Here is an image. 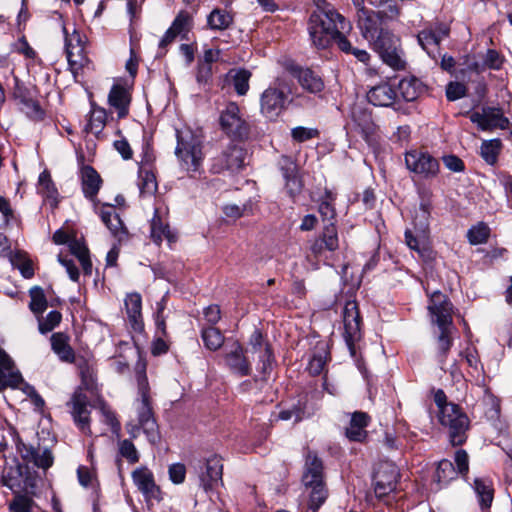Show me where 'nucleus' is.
<instances>
[{
	"instance_id": "obj_1",
	"label": "nucleus",
	"mask_w": 512,
	"mask_h": 512,
	"mask_svg": "<svg viewBox=\"0 0 512 512\" xmlns=\"http://www.w3.org/2000/svg\"><path fill=\"white\" fill-rule=\"evenodd\" d=\"M317 11H314L308 21V31L312 45L324 50L333 44L339 47V40L345 32L351 30V23L341 15L326 0H318Z\"/></svg>"
},
{
	"instance_id": "obj_2",
	"label": "nucleus",
	"mask_w": 512,
	"mask_h": 512,
	"mask_svg": "<svg viewBox=\"0 0 512 512\" xmlns=\"http://www.w3.org/2000/svg\"><path fill=\"white\" fill-rule=\"evenodd\" d=\"M302 483L309 490L305 512H318L326 502L329 491L325 482L323 461L314 451L308 450L305 455Z\"/></svg>"
},
{
	"instance_id": "obj_3",
	"label": "nucleus",
	"mask_w": 512,
	"mask_h": 512,
	"mask_svg": "<svg viewBox=\"0 0 512 512\" xmlns=\"http://www.w3.org/2000/svg\"><path fill=\"white\" fill-rule=\"evenodd\" d=\"M437 418L451 446L460 447L466 443L471 421L460 405L451 406L449 410L446 409L441 415H437Z\"/></svg>"
},
{
	"instance_id": "obj_4",
	"label": "nucleus",
	"mask_w": 512,
	"mask_h": 512,
	"mask_svg": "<svg viewBox=\"0 0 512 512\" xmlns=\"http://www.w3.org/2000/svg\"><path fill=\"white\" fill-rule=\"evenodd\" d=\"M373 50L379 54L383 62L395 70L405 68V61L402 59L400 39L391 31L385 29L374 39H371Z\"/></svg>"
},
{
	"instance_id": "obj_5",
	"label": "nucleus",
	"mask_w": 512,
	"mask_h": 512,
	"mask_svg": "<svg viewBox=\"0 0 512 512\" xmlns=\"http://www.w3.org/2000/svg\"><path fill=\"white\" fill-rule=\"evenodd\" d=\"M39 91L34 85H26L18 78L12 91L13 99L20 106V110L33 121H41L45 117V111L38 100Z\"/></svg>"
},
{
	"instance_id": "obj_6",
	"label": "nucleus",
	"mask_w": 512,
	"mask_h": 512,
	"mask_svg": "<svg viewBox=\"0 0 512 512\" xmlns=\"http://www.w3.org/2000/svg\"><path fill=\"white\" fill-rule=\"evenodd\" d=\"M176 136V155L187 165L188 170L196 171L202 160V141L190 130H176Z\"/></svg>"
},
{
	"instance_id": "obj_7",
	"label": "nucleus",
	"mask_w": 512,
	"mask_h": 512,
	"mask_svg": "<svg viewBox=\"0 0 512 512\" xmlns=\"http://www.w3.org/2000/svg\"><path fill=\"white\" fill-rule=\"evenodd\" d=\"M222 131L231 139L243 141L249 137L250 126L240 114V108L235 102H230L220 114Z\"/></svg>"
},
{
	"instance_id": "obj_8",
	"label": "nucleus",
	"mask_w": 512,
	"mask_h": 512,
	"mask_svg": "<svg viewBox=\"0 0 512 512\" xmlns=\"http://www.w3.org/2000/svg\"><path fill=\"white\" fill-rule=\"evenodd\" d=\"M407 169L420 179L430 180L438 176L440 163L427 151L411 150L405 154Z\"/></svg>"
},
{
	"instance_id": "obj_9",
	"label": "nucleus",
	"mask_w": 512,
	"mask_h": 512,
	"mask_svg": "<svg viewBox=\"0 0 512 512\" xmlns=\"http://www.w3.org/2000/svg\"><path fill=\"white\" fill-rule=\"evenodd\" d=\"M400 473L398 467L390 461L379 462L373 473L374 492L382 499L396 489Z\"/></svg>"
},
{
	"instance_id": "obj_10",
	"label": "nucleus",
	"mask_w": 512,
	"mask_h": 512,
	"mask_svg": "<svg viewBox=\"0 0 512 512\" xmlns=\"http://www.w3.org/2000/svg\"><path fill=\"white\" fill-rule=\"evenodd\" d=\"M288 94L283 89L269 86L260 97V111L269 120H276L288 107Z\"/></svg>"
},
{
	"instance_id": "obj_11",
	"label": "nucleus",
	"mask_w": 512,
	"mask_h": 512,
	"mask_svg": "<svg viewBox=\"0 0 512 512\" xmlns=\"http://www.w3.org/2000/svg\"><path fill=\"white\" fill-rule=\"evenodd\" d=\"M16 449L24 462L23 465L29 466V464H32L33 466L46 471L54 463V457L51 450L47 447L41 446L40 444L35 446L19 440L16 444Z\"/></svg>"
},
{
	"instance_id": "obj_12",
	"label": "nucleus",
	"mask_w": 512,
	"mask_h": 512,
	"mask_svg": "<svg viewBox=\"0 0 512 512\" xmlns=\"http://www.w3.org/2000/svg\"><path fill=\"white\" fill-rule=\"evenodd\" d=\"M63 32L65 34V49L69 69L76 78L79 71L89 63V59L85 53L80 34L74 31L72 35H69L65 26H63Z\"/></svg>"
},
{
	"instance_id": "obj_13",
	"label": "nucleus",
	"mask_w": 512,
	"mask_h": 512,
	"mask_svg": "<svg viewBox=\"0 0 512 512\" xmlns=\"http://www.w3.org/2000/svg\"><path fill=\"white\" fill-rule=\"evenodd\" d=\"M344 339L352 354L355 353V341L361 337L362 319L356 301H347L343 309Z\"/></svg>"
},
{
	"instance_id": "obj_14",
	"label": "nucleus",
	"mask_w": 512,
	"mask_h": 512,
	"mask_svg": "<svg viewBox=\"0 0 512 512\" xmlns=\"http://www.w3.org/2000/svg\"><path fill=\"white\" fill-rule=\"evenodd\" d=\"M338 248V230L333 223L324 224L322 232L309 245L310 254L316 260H321L325 257L326 252H335Z\"/></svg>"
},
{
	"instance_id": "obj_15",
	"label": "nucleus",
	"mask_w": 512,
	"mask_h": 512,
	"mask_svg": "<svg viewBox=\"0 0 512 512\" xmlns=\"http://www.w3.org/2000/svg\"><path fill=\"white\" fill-rule=\"evenodd\" d=\"M247 151L238 144H230L218 157L214 158L212 171L221 173L225 170L237 171L244 167Z\"/></svg>"
},
{
	"instance_id": "obj_16",
	"label": "nucleus",
	"mask_w": 512,
	"mask_h": 512,
	"mask_svg": "<svg viewBox=\"0 0 512 512\" xmlns=\"http://www.w3.org/2000/svg\"><path fill=\"white\" fill-rule=\"evenodd\" d=\"M453 305L447 295L441 291H434L429 297L428 310L432 322L437 326H452Z\"/></svg>"
},
{
	"instance_id": "obj_17",
	"label": "nucleus",
	"mask_w": 512,
	"mask_h": 512,
	"mask_svg": "<svg viewBox=\"0 0 512 512\" xmlns=\"http://www.w3.org/2000/svg\"><path fill=\"white\" fill-rule=\"evenodd\" d=\"M286 70L297 79L300 86L311 94H319L325 88L322 76L311 68H304L294 62L286 65Z\"/></svg>"
},
{
	"instance_id": "obj_18",
	"label": "nucleus",
	"mask_w": 512,
	"mask_h": 512,
	"mask_svg": "<svg viewBox=\"0 0 512 512\" xmlns=\"http://www.w3.org/2000/svg\"><path fill=\"white\" fill-rule=\"evenodd\" d=\"M88 404V397L82 392L81 388L73 393L70 401L67 403V405L71 407V414L76 425L83 433L91 435Z\"/></svg>"
},
{
	"instance_id": "obj_19",
	"label": "nucleus",
	"mask_w": 512,
	"mask_h": 512,
	"mask_svg": "<svg viewBox=\"0 0 512 512\" xmlns=\"http://www.w3.org/2000/svg\"><path fill=\"white\" fill-rule=\"evenodd\" d=\"M358 8V26L362 36L370 41L374 39L380 32L384 31L383 16L380 12L370 10L364 7Z\"/></svg>"
},
{
	"instance_id": "obj_20",
	"label": "nucleus",
	"mask_w": 512,
	"mask_h": 512,
	"mask_svg": "<svg viewBox=\"0 0 512 512\" xmlns=\"http://www.w3.org/2000/svg\"><path fill=\"white\" fill-rule=\"evenodd\" d=\"M245 353L246 351L243 346L238 341H235L231 345L230 350L224 354L225 365L232 373L240 377L249 376L252 371L251 363Z\"/></svg>"
},
{
	"instance_id": "obj_21",
	"label": "nucleus",
	"mask_w": 512,
	"mask_h": 512,
	"mask_svg": "<svg viewBox=\"0 0 512 512\" xmlns=\"http://www.w3.org/2000/svg\"><path fill=\"white\" fill-rule=\"evenodd\" d=\"M367 100L374 106H393L395 110H400V107H396L398 104V93L389 83H382L372 87L367 93Z\"/></svg>"
},
{
	"instance_id": "obj_22",
	"label": "nucleus",
	"mask_w": 512,
	"mask_h": 512,
	"mask_svg": "<svg viewBox=\"0 0 512 512\" xmlns=\"http://www.w3.org/2000/svg\"><path fill=\"white\" fill-rule=\"evenodd\" d=\"M223 463L222 458L213 455L206 460L205 471L200 476L201 485L205 491L213 490L223 485Z\"/></svg>"
},
{
	"instance_id": "obj_23",
	"label": "nucleus",
	"mask_w": 512,
	"mask_h": 512,
	"mask_svg": "<svg viewBox=\"0 0 512 512\" xmlns=\"http://www.w3.org/2000/svg\"><path fill=\"white\" fill-rule=\"evenodd\" d=\"M422 230L421 235H414L411 230L405 231V241L407 246L418 253L419 257L426 263L432 262L435 259V251L429 245L426 237V228Z\"/></svg>"
},
{
	"instance_id": "obj_24",
	"label": "nucleus",
	"mask_w": 512,
	"mask_h": 512,
	"mask_svg": "<svg viewBox=\"0 0 512 512\" xmlns=\"http://www.w3.org/2000/svg\"><path fill=\"white\" fill-rule=\"evenodd\" d=\"M371 421L366 412L356 411L352 414L349 427L345 430V436L352 442H364L368 437L366 428Z\"/></svg>"
},
{
	"instance_id": "obj_25",
	"label": "nucleus",
	"mask_w": 512,
	"mask_h": 512,
	"mask_svg": "<svg viewBox=\"0 0 512 512\" xmlns=\"http://www.w3.org/2000/svg\"><path fill=\"white\" fill-rule=\"evenodd\" d=\"M81 188L84 196L95 202L103 180L100 174L90 165H84L80 172Z\"/></svg>"
},
{
	"instance_id": "obj_26",
	"label": "nucleus",
	"mask_w": 512,
	"mask_h": 512,
	"mask_svg": "<svg viewBox=\"0 0 512 512\" xmlns=\"http://www.w3.org/2000/svg\"><path fill=\"white\" fill-rule=\"evenodd\" d=\"M499 114L500 108L495 107H485L483 108V113L471 111L460 113V115L468 117L472 123L477 124L478 128L482 131H492L496 129Z\"/></svg>"
},
{
	"instance_id": "obj_27",
	"label": "nucleus",
	"mask_w": 512,
	"mask_h": 512,
	"mask_svg": "<svg viewBox=\"0 0 512 512\" xmlns=\"http://www.w3.org/2000/svg\"><path fill=\"white\" fill-rule=\"evenodd\" d=\"M427 90V86L417 77L411 75L404 77L398 83V98L406 102L417 100Z\"/></svg>"
},
{
	"instance_id": "obj_28",
	"label": "nucleus",
	"mask_w": 512,
	"mask_h": 512,
	"mask_svg": "<svg viewBox=\"0 0 512 512\" xmlns=\"http://www.w3.org/2000/svg\"><path fill=\"white\" fill-rule=\"evenodd\" d=\"M108 102L111 107L116 109L119 119L125 118L129 114L131 94L124 86L115 84L109 92Z\"/></svg>"
},
{
	"instance_id": "obj_29",
	"label": "nucleus",
	"mask_w": 512,
	"mask_h": 512,
	"mask_svg": "<svg viewBox=\"0 0 512 512\" xmlns=\"http://www.w3.org/2000/svg\"><path fill=\"white\" fill-rule=\"evenodd\" d=\"M50 342L52 351L62 362L73 363L75 361V352L70 345V336L67 333H53Z\"/></svg>"
},
{
	"instance_id": "obj_30",
	"label": "nucleus",
	"mask_w": 512,
	"mask_h": 512,
	"mask_svg": "<svg viewBox=\"0 0 512 512\" xmlns=\"http://www.w3.org/2000/svg\"><path fill=\"white\" fill-rule=\"evenodd\" d=\"M191 21L192 19L188 12H179L178 15L175 17L170 28L162 37V46L172 42L177 36H180L181 39H186L187 34L190 30Z\"/></svg>"
},
{
	"instance_id": "obj_31",
	"label": "nucleus",
	"mask_w": 512,
	"mask_h": 512,
	"mask_svg": "<svg viewBox=\"0 0 512 512\" xmlns=\"http://www.w3.org/2000/svg\"><path fill=\"white\" fill-rule=\"evenodd\" d=\"M417 41L431 59L437 61L441 56V36L437 35L436 31H433V28H425L421 30L417 34Z\"/></svg>"
},
{
	"instance_id": "obj_32",
	"label": "nucleus",
	"mask_w": 512,
	"mask_h": 512,
	"mask_svg": "<svg viewBox=\"0 0 512 512\" xmlns=\"http://www.w3.org/2000/svg\"><path fill=\"white\" fill-rule=\"evenodd\" d=\"M336 198V193L326 188L319 199L318 212L324 224L333 223L336 225L337 223V213L335 209Z\"/></svg>"
},
{
	"instance_id": "obj_33",
	"label": "nucleus",
	"mask_w": 512,
	"mask_h": 512,
	"mask_svg": "<svg viewBox=\"0 0 512 512\" xmlns=\"http://www.w3.org/2000/svg\"><path fill=\"white\" fill-rule=\"evenodd\" d=\"M330 360V352L328 349V345L323 342L317 343L315 346V351L308 363V371L311 376L320 375Z\"/></svg>"
},
{
	"instance_id": "obj_34",
	"label": "nucleus",
	"mask_w": 512,
	"mask_h": 512,
	"mask_svg": "<svg viewBox=\"0 0 512 512\" xmlns=\"http://www.w3.org/2000/svg\"><path fill=\"white\" fill-rule=\"evenodd\" d=\"M23 473H25V466L21 463L6 466L2 470L0 483L11 491L17 492L21 488Z\"/></svg>"
},
{
	"instance_id": "obj_35",
	"label": "nucleus",
	"mask_w": 512,
	"mask_h": 512,
	"mask_svg": "<svg viewBox=\"0 0 512 512\" xmlns=\"http://www.w3.org/2000/svg\"><path fill=\"white\" fill-rule=\"evenodd\" d=\"M307 404V396H301L296 402H293L290 406L283 408L279 412L278 418L284 421L293 419L295 423H298L310 415V413L307 412Z\"/></svg>"
},
{
	"instance_id": "obj_36",
	"label": "nucleus",
	"mask_w": 512,
	"mask_h": 512,
	"mask_svg": "<svg viewBox=\"0 0 512 512\" xmlns=\"http://www.w3.org/2000/svg\"><path fill=\"white\" fill-rule=\"evenodd\" d=\"M276 363L274 352L272 349L271 344H266L265 349L262 351V353L259 355V362L257 370L260 374V377L255 376L254 381H262L267 382L270 374L274 368V365Z\"/></svg>"
},
{
	"instance_id": "obj_37",
	"label": "nucleus",
	"mask_w": 512,
	"mask_h": 512,
	"mask_svg": "<svg viewBox=\"0 0 512 512\" xmlns=\"http://www.w3.org/2000/svg\"><path fill=\"white\" fill-rule=\"evenodd\" d=\"M234 22L233 15L225 9L215 8L207 16V24L211 30H226Z\"/></svg>"
},
{
	"instance_id": "obj_38",
	"label": "nucleus",
	"mask_w": 512,
	"mask_h": 512,
	"mask_svg": "<svg viewBox=\"0 0 512 512\" xmlns=\"http://www.w3.org/2000/svg\"><path fill=\"white\" fill-rule=\"evenodd\" d=\"M457 477L458 474L453 462L448 459H442L438 462L434 481L439 485L440 489L447 486L452 480L457 479Z\"/></svg>"
},
{
	"instance_id": "obj_39",
	"label": "nucleus",
	"mask_w": 512,
	"mask_h": 512,
	"mask_svg": "<svg viewBox=\"0 0 512 512\" xmlns=\"http://www.w3.org/2000/svg\"><path fill=\"white\" fill-rule=\"evenodd\" d=\"M440 334L437 337V359L441 365H444L448 354L453 346L451 336V326H438Z\"/></svg>"
},
{
	"instance_id": "obj_40",
	"label": "nucleus",
	"mask_w": 512,
	"mask_h": 512,
	"mask_svg": "<svg viewBox=\"0 0 512 512\" xmlns=\"http://www.w3.org/2000/svg\"><path fill=\"white\" fill-rule=\"evenodd\" d=\"M71 253L76 256L82 266L85 275H91L92 262L90 260L89 249L84 242L78 239H72L69 242Z\"/></svg>"
},
{
	"instance_id": "obj_41",
	"label": "nucleus",
	"mask_w": 512,
	"mask_h": 512,
	"mask_svg": "<svg viewBox=\"0 0 512 512\" xmlns=\"http://www.w3.org/2000/svg\"><path fill=\"white\" fill-rule=\"evenodd\" d=\"M474 490L479 498L481 508H490L494 498V489L491 481L487 479L476 478L474 480Z\"/></svg>"
},
{
	"instance_id": "obj_42",
	"label": "nucleus",
	"mask_w": 512,
	"mask_h": 512,
	"mask_svg": "<svg viewBox=\"0 0 512 512\" xmlns=\"http://www.w3.org/2000/svg\"><path fill=\"white\" fill-rule=\"evenodd\" d=\"M138 186L142 196H154L158 189V182L155 173L142 167L138 174Z\"/></svg>"
},
{
	"instance_id": "obj_43",
	"label": "nucleus",
	"mask_w": 512,
	"mask_h": 512,
	"mask_svg": "<svg viewBox=\"0 0 512 512\" xmlns=\"http://www.w3.org/2000/svg\"><path fill=\"white\" fill-rule=\"evenodd\" d=\"M107 122V112L104 108L92 106L86 131L93 133L97 138L100 137Z\"/></svg>"
},
{
	"instance_id": "obj_44",
	"label": "nucleus",
	"mask_w": 512,
	"mask_h": 512,
	"mask_svg": "<svg viewBox=\"0 0 512 512\" xmlns=\"http://www.w3.org/2000/svg\"><path fill=\"white\" fill-rule=\"evenodd\" d=\"M502 150V142L495 138L484 140L480 147V155L488 165H495Z\"/></svg>"
},
{
	"instance_id": "obj_45",
	"label": "nucleus",
	"mask_w": 512,
	"mask_h": 512,
	"mask_svg": "<svg viewBox=\"0 0 512 512\" xmlns=\"http://www.w3.org/2000/svg\"><path fill=\"white\" fill-rule=\"evenodd\" d=\"M73 363L76 364V367L79 371L82 380V386L86 390H92L95 385L93 364L89 361V359L85 357H75V361Z\"/></svg>"
},
{
	"instance_id": "obj_46",
	"label": "nucleus",
	"mask_w": 512,
	"mask_h": 512,
	"mask_svg": "<svg viewBox=\"0 0 512 512\" xmlns=\"http://www.w3.org/2000/svg\"><path fill=\"white\" fill-rule=\"evenodd\" d=\"M125 308L132 327L135 330L139 329V319L141 317V296L137 293L127 295L125 299Z\"/></svg>"
},
{
	"instance_id": "obj_47",
	"label": "nucleus",
	"mask_w": 512,
	"mask_h": 512,
	"mask_svg": "<svg viewBox=\"0 0 512 512\" xmlns=\"http://www.w3.org/2000/svg\"><path fill=\"white\" fill-rule=\"evenodd\" d=\"M201 338L204 346L210 351H216L224 343V335L215 326L204 327L201 330Z\"/></svg>"
},
{
	"instance_id": "obj_48",
	"label": "nucleus",
	"mask_w": 512,
	"mask_h": 512,
	"mask_svg": "<svg viewBox=\"0 0 512 512\" xmlns=\"http://www.w3.org/2000/svg\"><path fill=\"white\" fill-rule=\"evenodd\" d=\"M139 423L145 432L154 431L158 428L152 408L147 396H143L142 405L139 412Z\"/></svg>"
},
{
	"instance_id": "obj_49",
	"label": "nucleus",
	"mask_w": 512,
	"mask_h": 512,
	"mask_svg": "<svg viewBox=\"0 0 512 512\" xmlns=\"http://www.w3.org/2000/svg\"><path fill=\"white\" fill-rule=\"evenodd\" d=\"M225 216L233 219H238L243 216H252L257 210L256 204L252 200H248L241 207L236 204H229L223 207Z\"/></svg>"
},
{
	"instance_id": "obj_50",
	"label": "nucleus",
	"mask_w": 512,
	"mask_h": 512,
	"mask_svg": "<svg viewBox=\"0 0 512 512\" xmlns=\"http://www.w3.org/2000/svg\"><path fill=\"white\" fill-rule=\"evenodd\" d=\"M31 301L29 303L30 310L37 316L42 315L48 306V302L41 287L35 286L29 290Z\"/></svg>"
},
{
	"instance_id": "obj_51",
	"label": "nucleus",
	"mask_w": 512,
	"mask_h": 512,
	"mask_svg": "<svg viewBox=\"0 0 512 512\" xmlns=\"http://www.w3.org/2000/svg\"><path fill=\"white\" fill-rule=\"evenodd\" d=\"M490 237V228L485 222H479L467 231V239L471 245L484 244Z\"/></svg>"
},
{
	"instance_id": "obj_52",
	"label": "nucleus",
	"mask_w": 512,
	"mask_h": 512,
	"mask_svg": "<svg viewBox=\"0 0 512 512\" xmlns=\"http://www.w3.org/2000/svg\"><path fill=\"white\" fill-rule=\"evenodd\" d=\"M338 49L341 52H343L344 54L353 55L358 61H360L364 64H368V62L370 60L369 53L364 49H359V48L354 47L351 44L350 40L346 37V35L344 36V38H341L339 40Z\"/></svg>"
},
{
	"instance_id": "obj_53",
	"label": "nucleus",
	"mask_w": 512,
	"mask_h": 512,
	"mask_svg": "<svg viewBox=\"0 0 512 512\" xmlns=\"http://www.w3.org/2000/svg\"><path fill=\"white\" fill-rule=\"evenodd\" d=\"M133 480L137 487L148 494L155 487L154 478L148 469H139L133 472Z\"/></svg>"
},
{
	"instance_id": "obj_54",
	"label": "nucleus",
	"mask_w": 512,
	"mask_h": 512,
	"mask_svg": "<svg viewBox=\"0 0 512 512\" xmlns=\"http://www.w3.org/2000/svg\"><path fill=\"white\" fill-rule=\"evenodd\" d=\"M252 73L247 69H239L232 77V84L239 96L246 95L249 90V80Z\"/></svg>"
},
{
	"instance_id": "obj_55",
	"label": "nucleus",
	"mask_w": 512,
	"mask_h": 512,
	"mask_svg": "<svg viewBox=\"0 0 512 512\" xmlns=\"http://www.w3.org/2000/svg\"><path fill=\"white\" fill-rule=\"evenodd\" d=\"M13 493L14 498L9 504L10 512H32L33 499L26 494H21L19 491Z\"/></svg>"
},
{
	"instance_id": "obj_56",
	"label": "nucleus",
	"mask_w": 512,
	"mask_h": 512,
	"mask_svg": "<svg viewBox=\"0 0 512 512\" xmlns=\"http://www.w3.org/2000/svg\"><path fill=\"white\" fill-rule=\"evenodd\" d=\"M62 319V315L59 311H50L45 318L42 315L38 316V329L40 333L46 334L51 332L57 327Z\"/></svg>"
},
{
	"instance_id": "obj_57",
	"label": "nucleus",
	"mask_w": 512,
	"mask_h": 512,
	"mask_svg": "<svg viewBox=\"0 0 512 512\" xmlns=\"http://www.w3.org/2000/svg\"><path fill=\"white\" fill-rule=\"evenodd\" d=\"M23 381V378L19 371H14L13 368L10 371H0V392L8 387L16 388Z\"/></svg>"
},
{
	"instance_id": "obj_58",
	"label": "nucleus",
	"mask_w": 512,
	"mask_h": 512,
	"mask_svg": "<svg viewBox=\"0 0 512 512\" xmlns=\"http://www.w3.org/2000/svg\"><path fill=\"white\" fill-rule=\"evenodd\" d=\"M23 381V378L19 371H14L13 368L10 371H0V392L8 387L16 388Z\"/></svg>"
},
{
	"instance_id": "obj_59",
	"label": "nucleus",
	"mask_w": 512,
	"mask_h": 512,
	"mask_svg": "<svg viewBox=\"0 0 512 512\" xmlns=\"http://www.w3.org/2000/svg\"><path fill=\"white\" fill-rule=\"evenodd\" d=\"M453 464L457 474L467 479L469 473V455L466 450L458 449L455 451Z\"/></svg>"
},
{
	"instance_id": "obj_60",
	"label": "nucleus",
	"mask_w": 512,
	"mask_h": 512,
	"mask_svg": "<svg viewBox=\"0 0 512 512\" xmlns=\"http://www.w3.org/2000/svg\"><path fill=\"white\" fill-rule=\"evenodd\" d=\"M39 189L41 192L49 198H53L57 195V189L52 181L49 171L44 170L38 180Z\"/></svg>"
},
{
	"instance_id": "obj_61",
	"label": "nucleus",
	"mask_w": 512,
	"mask_h": 512,
	"mask_svg": "<svg viewBox=\"0 0 512 512\" xmlns=\"http://www.w3.org/2000/svg\"><path fill=\"white\" fill-rule=\"evenodd\" d=\"M292 139L298 143H303L319 136V131L313 128L298 126L291 131Z\"/></svg>"
},
{
	"instance_id": "obj_62",
	"label": "nucleus",
	"mask_w": 512,
	"mask_h": 512,
	"mask_svg": "<svg viewBox=\"0 0 512 512\" xmlns=\"http://www.w3.org/2000/svg\"><path fill=\"white\" fill-rule=\"evenodd\" d=\"M467 87L460 82H450L446 86V98L448 101H456L467 94Z\"/></svg>"
},
{
	"instance_id": "obj_63",
	"label": "nucleus",
	"mask_w": 512,
	"mask_h": 512,
	"mask_svg": "<svg viewBox=\"0 0 512 512\" xmlns=\"http://www.w3.org/2000/svg\"><path fill=\"white\" fill-rule=\"evenodd\" d=\"M119 453L130 463H136L139 460V456L134 444L128 439H125L119 443Z\"/></svg>"
},
{
	"instance_id": "obj_64",
	"label": "nucleus",
	"mask_w": 512,
	"mask_h": 512,
	"mask_svg": "<svg viewBox=\"0 0 512 512\" xmlns=\"http://www.w3.org/2000/svg\"><path fill=\"white\" fill-rule=\"evenodd\" d=\"M248 344L251 346L253 353H262L265 349V345L270 343L265 339L260 329H255L249 337Z\"/></svg>"
}]
</instances>
